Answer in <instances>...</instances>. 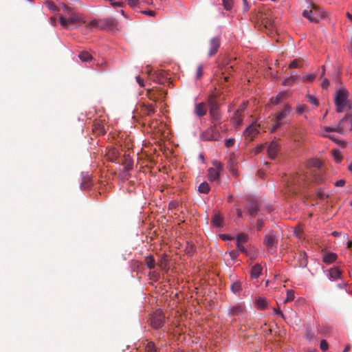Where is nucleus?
<instances>
[{
    "instance_id": "1",
    "label": "nucleus",
    "mask_w": 352,
    "mask_h": 352,
    "mask_svg": "<svg viewBox=\"0 0 352 352\" xmlns=\"http://www.w3.org/2000/svg\"><path fill=\"white\" fill-rule=\"evenodd\" d=\"M307 180L305 175L296 174L291 177L286 183V186L283 190L285 194L305 195L307 192Z\"/></svg>"
},
{
    "instance_id": "2",
    "label": "nucleus",
    "mask_w": 352,
    "mask_h": 352,
    "mask_svg": "<svg viewBox=\"0 0 352 352\" xmlns=\"http://www.w3.org/2000/svg\"><path fill=\"white\" fill-rule=\"evenodd\" d=\"M61 8L65 13V16L60 15L59 22L64 28H68L70 24H74L80 22L85 23L80 14L76 12L72 8L66 4H61Z\"/></svg>"
},
{
    "instance_id": "3",
    "label": "nucleus",
    "mask_w": 352,
    "mask_h": 352,
    "mask_svg": "<svg viewBox=\"0 0 352 352\" xmlns=\"http://www.w3.org/2000/svg\"><path fill=\"white\" fill-rule=\"evenodd\" d=\"M314 168L309 170V184H318L324 180V170L320 160L313 159L309 160V167Z\"/></svg>"
},
{
    "instance_id": "4",
    "label": "nucleus",
    "mask_w": 352,
    "mask_h": 352,
    "mask_svg": "<svg viewBox=\"0 0 352 352\" xmlns=\"http://www.w3.org/2000/svg\"><path fill=\"white\" fill-rule=\"evenodd\" d=\"M292 111V107L289 104H285L284 107L273 115L272 122H274L270 129V132H274L281 125L289 122L288 116Z\"/></svg>"
},
{
    "instance_id": "5",
    "label": "nucleus",
    "mask_w": 352,
    "mask_h": 352,
    "mask_svg": "<svg viewBox=\"0 0 352 352\" xmlns=\"http://www.w3.org/2000/svg\"><path fill=\"white\" fill-rule=\"evenodd\" d=\"M348 97L349 92L345 88L341 87L336 91L334 102L338 112H342L346 108L351 109Z\"/></svg>"
},
{
    "instance_id": "6",
    "label": "nucleus",
    "mask_w": 352,
    "mask_h": 352,
    "mask_svg": "<svg viewBox=\"0 0 352 352\" xmlns=\"http://www.w3.org/2000/svg\"><path fill=\"white\" fill-rule=\"evenodd\" d=\"M217 98V95L212 94L208 96L207 102L209 106V113L211 122L213 124H219V121L221 118V114L219 111V104Z\"/></svg>"
},
{
    "instance_id": "7",
    "label": "nucleus",
    "mask_w": 352,
    "mask_h": 352,
    "mask_svg": "<svg viewBox=\"0 0 352 352\" xmlns=\"http://www.w3.org/2000/svg\"><path fill=\"white\" fill-rule=\"evenodd\" d=\"M326 17V12L312 0H309V22L319 23Z\"/></svg>"
},
{
    "instance_id": "8",
    "label": "nucleus",
    "mask_w": 352,
    "mask_h": 352,
    "mask_svg": "<svg viewBox=\"0 0 352 352\" xmlns=\"http://www.w3.org/2000/svg\"><path fill=\"white\" fill-rule=\"evenodd\" d=\"M219 124H213L212 126H210L208 129L204 131L201 134V138L206 141L217 140L220 138V133L217 129Z\"/></svg>"
},
{
    "instance_id": "9",
    "label": "nucleus",
    "mask_w": 352,
    "mask_h": 352,
    "mask_svg": "<svg viewBox=\"0 0 352 352\" xmlns=\"http://www.w3.org/2000/svg\"><path fill=\"white\" fill-rule=\"evenodd\" d=\"M338 133L344 134L352 131V114H346L338 124Z\"/></svg>"
},
{
    "instance_id": "10",
    "label": "nucleus",
    "mask_w": 352,
    "mask_h": 352,
    "mask_svg": "<svg viewBox=\"0 0 352 352\" xmlns=\"http://www.w3.org/2000/svg\"><path fill=\"white\" fill-rule=\"evenodd\" d=\"M212 167L208 170V179L210 181H217L219 178V173L222 170V164L217 160L212 162Z\"/></svg>"
},
{
    "instance_id": "11",
    "label": "nucleus",
    "mask_w": 352,
    "mask_h": 352,
    "mask_svg": "<svg viewBox=\"0 0 352 352\" xmlns=\"http://www.w3.org/2000/svg\"><path fill=\"white\" fill-rule=\"evenodd\" d=\"M137 111L141 116H151L155 113V106L152 103L141 102Z\"/></svg>"
},
{
    "instance_id": "12",
    "label": "nucleus",
    "mask_w": 352,
    "mask_h": 352,
    "mask_svg": "<svg viewBox=\"0 0 352 352\" xmlns=\"http://www.w3.org/2000/svg\"><path fill=\"white\" fill-rule=\"evenodd\" d=\"M164 316L162 311H155L151 317V325L155 329L161 328L164 325Z\"/></svg>"
},
{
    "instance_id": "13",
    "label": "nucleus",
    "mask_w": 352,
    "mask_h": 352,
    "mask_svg": "<svg viewBox=\"0 0 352 352\" xmlns=\"http://www.w3.org/2000/svg\"><path fill=\"white\" fill-rule=\"evenodd\" d=\"M264 244L268 251H272L273 249L276 248L278 239L274 232H271L265 236Z\"/></svg>"
},
{
    "instance_id": "14",
    "label": "nucleus",
    "mask_w": 352,
    "mask_h": 352,
    "mask_svg": "<svg viewBox=\"0 0 352 352\" xmlns=\"http://www.w3.org/2000/svg\"><path fill=\"white\" fill-rule=\"evenodd\" d=\"M259 128L260 125L254 122L245 129L243 132V135L246 139H248L250 141H252L254 137L258 133Z\"/></svg>"
},
{
    "instance_id": "15",
    "label": "nucleus",
    "mask_w": 352,
    "mask_h": 352,
    "mask_svg": "<svg viewBox=\"0 0 352 352\" xmlns=\"http://www.w3.org/2000/svg\"><path fill=\"white\" fill-rule=\"evenodd\" d=\"M92 131L96 135H104L106 132L103 120H96L93 122Z\"/></svg>"
},
{
    "instance_id": "16",
    "label": "nucleus",
    "mask_w": 352,
    "mask_h": 352,
    "mask_svg": "<svg viewBox=\"0 0 352 352\" xmlns=\"http://www.w3.org/2000/svg\"><path fill=\"white\" fill-rule=\"evenodd\" d=\"M221 40L219 36L214 37L211 38L209 41V47L210 50L208 52V55L210 56H213L214 54L217 53L218 51V49L220 47Z\"/></svg>"
},
{
    "instance_id": "17",
    "label": "nucleus",
    "mask_w": 352,
    "mask_h": 352,
    "mask_svg": "<svg viewBox=\"0 0 352 352\" xmlns=\"http://www.w3.org/2000/svg\"><path fill=\"white\" fill-rule=\"evenodd\" d=\"M279 145L277 142L272 141L268 146L267 148L268 156L270 159L274 160L277 155L278 152Z\"/></svg>"
},
{
    "instance_id": "18",
    "label": "nucleus",
    "mask_w": 352,
    "mask_h": 352,
    "mask_svg": "<svg viewBox=\"0 0 352 352\" xmlns=\"http://www.w3.org/2000/svg\"><path fill=\"white\" fill-rule=\"evenodd\" d=\"M118 25L117 21L113 18L101 19L100 29H111Z\"/></svg>"
},
{
    "instance_id": "19",
    "label": "nucleus",
    "mask_w": 352,
    "mask_h": 352,
    "mask_svg": "<svg viewBox=\"0 0 352 352\" xmlns=\"http://www.w3.org/2000/svg\"><path fill=\"white\" fill-rule=\"evenodd\" d=\"M195 113L199 118L203 117L206 114L207 112V106L204 102H200L195 104Z\"/></svg>"
},
{
    "instance_id": "20",
    "label": "nucleus",
    "mask_w": 352,
    "mask_h": 352,
    "mask_svg": "<svg viewBox=\"0 0 352 352\" xmlns=\"http://www.w3.org/2000/svg\"><path fill=\"white\" fill-rule=\"evenodd\" d=\"M157 264L161 270H167L168 265V260L167 255L166 254H163L162 255H161Z\"/></svg>"
},
{
    "instance_id": "21",
    "label": "nucleus",
    "mask_w": 352,
    "mask_h": 352,
    "mask_svg": "<svg viewBox=\"0 0 352 352\" xmlns=\"http://www.w3.org/2000/svg\"><path fill=\"white\" fill-rule=\"evenodd\" d=\"M243 119V116L242 113H240L239 111H235L232 118V123L234 127H238L241 126Z\"/></svg>"
},
{
    "instance_id": "22",
    "label": "nucleus",
    "mask_w": 352,
    "mask_h": 352,
    "mask_svg": "<svg viewBox=\"0 0 352 352\" xmlns=\"http://www.w3.org/2000/svg\"><path fill=\"white\" fill-rule=\"evenodd\" d=\"M287 97V93L285 91H283V92L279 93L276 97L271 98L270 102L272 104L276 105V104L280 103Z\"/></svg>"
},
{
    "instance_id": "23",
    "label": "nucleus",
    "mask_w": 352,
    "mask_h": 352,
    "mask_svg": "<svg viewBox=\"0 0 352 352\" xmlns=\"http://www.w3.org/2000/svg\"><path fill=\"white\" fill-rule=\"evenodd\" d=\"M247 209L249 212V214L251 216L254 217L258 212V205L257 203L254 201H250L248 202L247 206Z\"/></svg>"
},
{
    "instance_id": "24",
    "label": "nucleus",
    "mask_w": 352,
    "mask_h": 352,
    "mask_svg": "<svg viewBox=\"0 0 352 352\" xmlns=\"http://www.w3.org/2000/svg\"><path fill=\"white\" fill-rule=\"evenodd\" d=\"M297 265L299 267L304 268L307 265L308 261H307V256L305 252H303L302 254H299L298 259H297Z\"/></svg>"
},
{
    "instance_id": "25",
    "label": "nucleus",
    "mask_w": 352,
    "mask_h": 352,
    "mask_svg": "<svg viewBox=\"0 0 352 352\" xmlns=\"http://www.w3.org/2000/svg\"><path fill=\"white\" fill-rule=\"evenodd\" d=\"M243 311V307L240 305L232 306L229 309V314L231 316H239L241 315Z\"/></svg>"
},
{
    "instance_id": "26",
    "label": "nucleus",
    "mask_w": 352,
    "mask_h": 352,
    "mask_svg": "<svg viewBox=\"0 0 352 352\" xmlns=\"http://www.w3.org/2000/svg\"><path fill=\"white\" fill-rule=\"evenodd\" d=\"M267 299L263 297H258L256 299V306L258 309H265L267 308Z\"/></svg>"
},
{
    "instance_id": "27",
    "label": "nucleus",
    "mask_w": 352,
    "mask_h": 352,
    "mask_svg": "<svg viewBox=\"0 0 352 352\" xmlns=\"http://www.w3.org/2000/svg\"><path fill=\"white\" fill-rule=\"evenodd\" d=\"M297 78H298V75L296 74H295L294 72H292L290 76L285 78L283 80V85L284 86H292L294 84Z\"/></svg>"
},
{
    "instance_id": "28",
    "label": "nucleus",
    "mask_w": 352,
    "mask_h": 352,
    "mask_svg": "<svg viewBox=\"0 0 352 352\" xmlns=\"http://www.w3.org/2000/svg\"><path fill=\"white\" fill-rule=\"evenodd\" d=\"M341 277V272L337 267H333L329 270V278L335 280Z\"/></svg>"
},
{
    "instance_id": "29",
    "label": "nucleus",
    "mask_w": 352,
    "mask_h": 352,
    "mask_svg": "<svg viewBox=\"0 0 352 352\" xmlns=\"http://www.w3.org/2000/svg\"><path fill=\"white\" fill-rule=\"evenodd\" d=\"M305 65V61L304 60L301 59V58H296L294 59V60H292L288 67L289 69H293V68H302V66Z\"/></svg>"
},
{
    "instance_id": "30",
    "label": "nucleus",
    "mask_w": 352,
    "mask_h": 352,
    "mask_svg": "<svg viewBox=\"0 0 352 352\" xmlns=\"http://www.w3.org/2000/svg\"><path fill=\"white\" fill-rule=\"evenodd\" d=\"M261 271H262V267L261 265H259V264L254 265L252 267V270H251V276L254 278H258L261 275Z\"/></svg>"
},
{
    "instance_id": "31",
    "label": "nucleus",
    "mask_w": 352,
    "mask_h": 352,
    "mask_svg": "<svg viewBox=\"0 0 352 352\" xmlns=\"http://www.w3.org/2000/svg\"><path fill=\"white\" fill-rule=\"evenodd\" d=\"M144 263L150 270L154 269L156 265L155 261L152 255L146 256L144 258Z\"/></svg>"
},
{
    "instance_id": "32",
    "label": "nucleus",
    "mask_w": 352,
    "mask_h": 352,
    "mask_svg": "<svg viewBox=\"0 0 352 352\" xmlns=\"http://www.w3.org/2000/svg\"><path fill=\"white\" fill-rule=\"evenodd\" d=\"M146 96L149 100H152L154 102H157L160 100V97L157 96V90L154 91L153 89H148L146 92Z\"/></svg>"
},
{
    "instance_id": "33",
    "label": "nucleus",
    "mask_w": 352,
    "mask_h": 352,
    "mask_svg": "<svg viewBox=\"0 0 352 352\" xmlns=\"http://www.w3.org/2000/svg\"><path fill=\"white\" fill-rule=\"evenodd\" d=\"M337 258V255L334 253H327L323 256V261L327 264H331Z\"/></svg>"
},
{
    "instance_id": "34",
    "label": "nucleus",
    "mask_w": 352,
    "mask_h": 352,
    "mask_svg": "<svg viewBox=\"0 0 352 352\" xmlns=\"http://www.w3.org/2000/svg\"><path fill=\"white\" fill-rule=\"evenodd\" d=\"M78 57L82 62H88L92 59L91 55L88 52L85 51L81 52Z\"/></svg>"
},
{
    "instance_id": "35",
    "label": "nucleus",
    "mask_w": 352,
    "mask_h": 352,
    "mask_svg": "<svg viewBox=\"0 0 352 352\" xmlns=\"http://www.w3.org/2000/svg\"><path fill=\"white\" fill-rule=\"evenodd\" d=\"M223 219L219 214H214L212 219V224L215 227L222 226Z\"/></svg>"
},
{
    "instance_id": "36",
    "label": "nucleus",
    "mask_w": 352,
    "mask_h": 352,
    "mask_svg": "<svg viewBox=\"0 0 352 352\" xmlns=\"http://www.w3.org/2000/svg\"><path fill=\"white\" fill-rule=\"evenodd\" d=\"M331 153L336 163H340L342 161V156L340 150L333 149Z\"/></svg>"
},
{
    "instance_id": "37",
    "label": "nucleus",
    "mask_w": 352,
    "mask_h": 352,
    "mask_svg": "<svg viewBox=\"0 0 352 352\" xmlns=\"http://www.w3.org/2000/svg\"><path fill=\"white\" fill-rule=\"evenodd\" d=\"M198 190L201 193L207 194L210 191V186L207 182H203L199 186Z\"/></svg>"
},
{
    "instance_id": "38",
    "label": "nucleus",
    "mask_w": 352,
    "mask_h": 352,
    "mask_svg": "<svg viewBox=\"0 0 352 352\" xmlns=\"http://www.w3.org/2000/svg\"><path fill=\"white\" fill-rule=\"evenodd\" d=\"M303 226L301 224H299L295 228L294 230V234L296 237L301 239L303 236Z\"/></svg>"
},
{
    "instance_id": "39",
    "label": "nucleus",
    "mask_w": 352,
    "mask_h": 352,
    "mask_svg": "<svg viewBox=\"0 0 352 352\" xmlns=\"http://www.w3.org/2000/svg\"><path fill=\"white\" fill-rule=\"evenodd\" d=\"M230 289L233 293L237 294V293L240 292V291L242 289L241 285L239 282H234V283H232L231 285Z\"/></svg>"
},
{
    "instance_id": "40",
    "label": "nucleus",
    "mask_w": 352,
    "mask_h": 352,
    "mask_svg": "<svg viewBox=\"0 0 352 352\" xmlns=\"http://www.w3.org/2000/svg\"><path fill=\"white\" fill-rule=\"evenodd\" d=\"M145 352H157V349L152 342H148L145 346Z\"/></svg>"
},
{
    "instance_id": "41",
    "label": "nucleus",
    "mask_w": 352,
    "mask_h": 352,
    "mask_svg": "<svg viewBox=\"0 0 352 352\" xmlns=\"http://www.w3.org/2000/svg\"><path fill=\"white\" fill-rule=\"evenodd\" d=\"M165 79L164 75L163 73L160 72L155 74V76L153 78V80L157 82V83L162 84L164 83V80Z\"/></svg>"
},
{
    "instance_id": "42",
    "label": "nucleus",
    "mask_w": 352,
    "mask_h": 352,
    "mask_svg": "<svg viewBox=\"0 0 352 352\" xmlns=\"http://www.w3.org/2000/svg\"><path fill=\"white\" fill-rule=\"evenodd\" d=\"M294 297H295L294 296V292L293 290H292V289L287 290V297L284 300V302L286 303V302L292 301L294 299Z\"/></svg>"
},
{
    "instance_id": "43",
    "label": "nucleus",
    "mask_w": 352,
    "mask_h": 352,
    "mask_svg": "<svg viewBox=\"0 0 352 352\" xmlns=\"http://www.w3.org/2000/svg\"><path fill=\"white\" fill-rule=\"evenodd\" d=\"M248 239V236L244 233L239 234L236 237V242L244 243Z\"/></svg>"
},
{
    "instance_id": "44",
    "label": "nucleus",
    "mask_w": 352,
    "mask_h": 352,
    "mask_svg": "<svg viewBox=\"0 0 352 352\" xmlns=\"http://www.w3.org/2000/svg\"><path fill=\"white\" fill-rule=\"evenodd\" d=\"M100 24H101V20L94 19L89 23V24L87 25V27L88 28L95 27V28H98L100 29Z\"/></svg>"
},
{
    "instance_id": "45",
    "label": "nucleus",
    "mask_w": 352,
    "mask_h": 352,
    "mask_svg": "<svg viewBox=\"0 0 352 352\" xmlns=\"http://www.w3.org/2000/svg\"><path fill=\"white\" fill-rule=\"evenodd\" d=\"M306 108L305 104H298L296 109V113L297 115H301L305 111Z\"/></svg>"
},
{
    "instance_id": "46",
    "label": "nucleus",
    "mask_w": 352,
    "mask_h": 352,
    "mask_svg": "<svg viewBox=\"0 0 352 352\" xmlns=\"http://www.w3.org/2000/svg\"><path fill=\"white\" fill-rule=\"evenodd\" d=\"M223 4L227 10H230L232 8L233 0H223Z\"/></svg>"
},
{
    "instance_id": "47",
    "label": "nucleus",
    "mask_w": 352,
    "mask_h": 352,
    "mask_svg": "<svg viewBox=\"0 0 352 352\" xmlns=\"http://www.w3.org/2000/svg\"><path fill=\"white\" fill-rule=\"evenodd\" d=\"M46 6L52 11H58V7L54 3V2L47 1L45 2Z\"/></svg>"
},
{
    "instance_id": "48",
    "label": "nucleus",
    "mask_w": 352,
    "mask_h": 352,
    "mask_svg": "<svg viewBox=\"0 0 352 352\" xmlns=\"http://www.w3.org/2000/svg\"><path fill=\"white\" fill-rule=\"evenodd\" d=\"M338 129V126L337 127H331V126H324L323 129L324 134H327L330 132H337Z\"/></svg>"
},
{
    "instance_id": "49",
    "label": "nucleus",
    "mask_w": 352,
    "mask_h": 352,
    "mask_svg": "<svg viewBox=\"0 0 352 352\" xmlns=\"http://www.w3.org/2000/svg\"><path fill=\"white\" fill-rule=\"evenodd\" d=\"M228 168L230 170V171L234 175H236V169L234 168V162L230 160V162H229V164H228Z\"/></svg>"
},
{
    "instance_id": "50",
    "label": "nucleus",
    "mask_w": 352,
    "mask_h": 352,
    "mask_svg": "<svg viewBox=\"0 0 352 352\" xmlns=\"http://www.w3.org/2000/svg\"><path fill=\"white\" fill-rule=\"evenodd\" d=\"M320 347L322 351H326L328 349V343L327 342V341L324 340H322L320 342Z\"/></svg>"
},
{
    "instance_id": "51",
    "label": "nucleus",
    "mask_w": 352,
    "mask_h": 352,
    "mask_svg": "<svg viewBox=\"0 0 352 352\" xmlns=\"http://www.w3.org/2000/svg\"><path fill=\"white\" fill-rule=\"evenodd\" d=\"M150 278L153 280H157L159 278V274L155 272H149Z\"/></svg>"
},
{
    "instance_id": "52",
    "label": "nucleus",
    "mask_w": 352,
    "mask_h": 352,
    "mask_svg": "<svg viewBox=\"0 0 352 352\" xmlns=\"http://www.w3.org/2000/svg\"><path fill=\"white\" fill-rule=\"evenodd\" d=\"M316 195L320 199H324L327 197V195L324 194L321 190H318L316 192Z\"/></svg>"
},
{
    "instance_id": "53",
    "label": "nucleus",
    "mask_w": 352,
    "mask_h": 352,
    "mask_svg": "<svg viewBox=\"0 0 352 352\" xmlns=\"http://www.w3.org/2000/svg\"><path fill=\"white\" fill-rule=\"evenodd\" d=\"M236 247H237V249L240 252H243V253L247 252V250H246L245 248L243 246V243L236 242Z\"/></svg>"
},
{
    "instance_id": "54",
    "label": "nucleus",
    "mask_w": 352,
    "mask_h": 352,
    "mask_svg": "<svg viewBox=\"0 0 352 352\" xmlns=\"http://www.w3.org/2000/svg\"><path fill=\"white\" fill-rule=\"evenodd\" d=\"M234 139L230 138L226 140L225 144L227 147H230L234 144Z\"/></svg>"
},
{
    "instance_id": "55",
    "label": "nucleus",
    "mask_w": 352,
    "mask_h": 352,
    "mask_svg": "<svg viewBox=\"0 0 352 352\" xmlns=\"http://www.w3.org/2000/svg\"><path fill=\"white\" fill-rule=\"evenodd\" d=\"M140 0H127L128 5L130 7H134L138 4Z\"/></svg>"
},
{
    "instance_id": "56",
    "label": "nucleus",
    "mask_w": 352,
    "mask_h": 352,
    "mask_svg": "<svg viewBox=\"0 0 352 352\" xmlns=\"http://www.w3.org/2000/svg\"><path fill=\"white\" fill-rule=\"evenodd\" d=\"M157 96L160 97V99L165 98L166 93L164 91H163L162 89H158V90H157Z\"/></svg>"
},
{
    "instance_id": "57",
    "label": "nucleus",
    "mask_w": 352,
    "mask_h": 352,
    "mask_svg": "<svg viewBox=\"0 0 352 352\" xmlns=\"http://www.w3.org/2000/svg\"><path fill=\"white\" fill-rule=\"evenodd\" d=\"M345 183L346 181L344 179H340L335 183V186L338 187H342L344 186Z\"/></svg>"
},
{
    "instance_id": "58",
    "label": "nucleus",
    "mask_w": 352,
    "mask_h": 352,
    "mask_svg": "<svg viewBox=\"0 0 352 352\" xmlns=\"http://www.w3.org/2000/svg\"><path fill=\"white\" fill-rule=\"evenodd\" d=\"M309 102L316 105V106H318V100L314 98V96H309Z\"/></svg>"
},
{
    "instance_id": "59",
    "label": "nucleus",
    "mask_w": 352,
    "mask_h": 352,
    "mask_svg": "<svg viewBox=\"0 0 352 352\" xmlns=\"http://www.w3.org/2000/svg\"><path fill=\"white\" fill-rule=\"evenodd\" d=\"M202 74H203L202 73V66L199 65L197 69V74H196L197 78H199L202 76Z\"/></svg>"
},
{
    "instance_id": "60",
    "label": "nucleus",
    "mask_w": 352,
    "mask_h": 352,
    "mask_svg": "<svg viewBox=\"0 0 352 352\" xmlns=\"http://www.w3.org/2000/svg\"><path fill=\"white\" fill-rule=\"evenodd\" d=\"M263 226V221L262 219H258L256 221V228L258 230H260Z\"/></svg>"
},
{
    "instance_id": "61",
    "label": "nucleus",
    "mask_w": 352,
    "mask_h": 352,
    "mask_svg": "<svg viewBox=\"0 0 352 352\" xmlns=\"http://www.w3.org/2000/svg\"><path fill=\"white\" fill-rule=\"evenodd\" d=\"M246 107L247 104L245 103H243L242 104L240 105V107L236 111H239L240 113H242L245 109Z\"/></svg>"
},
{
    "instance_id": "62",
    "label": "nucleus",
    "mask_w": 352,
    "mask_h": 352,
    "mask_svg": "<svg viewBox=\"0 0 352 352\" xmlns=\"http://www.w3.org/2000/svg\"><path fill=\"white\" fill-rule=\"evenodd\" d=\"M329 80L327 78H324L322 80L321 85H322V88L325 89V88H327V87L329 86Z\"/></svg>"
},
{
    "instance_id": "63",
    "label": "nucleus",
    "mask_w": 352,
    "mask_h": 352,
    "mask_svg": "<svg viewBox=\"0 0 352 352\" xmlns=\"http://www.w3.org/2000/svg\"><path fill=\"white\" fill-rule=\"evenodd\" d=\"M274 311L275 314L279 315L281 318H283V319H285V316H284V314H283V312L278 308H274Z\"/></svg>"
},
{
    "instance_id": "64",
    "label": "nucleus",
    "mask_w": 352,
    "mask_h": 352,
    "mask_svg": "<svg viewBox=\"0 0 352 352\" xmlns=\"http://www.w3.org/2000/svg\"><path fill=\"white\" fill-rule=\"evenodd\" d=\"M265 146L263 144H261L258 146H257L255 149L254 153L258 154L264 148Z\"/></svg>"
}]
</instances>
